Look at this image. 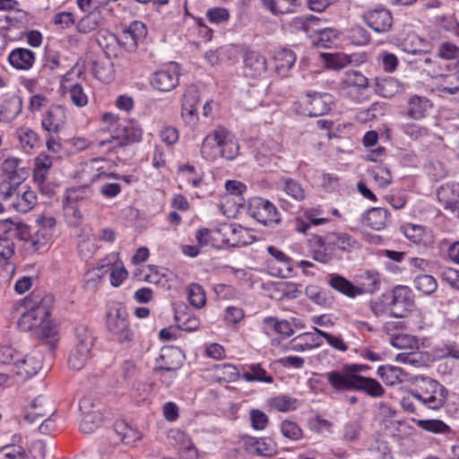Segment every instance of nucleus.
Masks as SVG:
<instances>
[{
	"label": "nucleus",
	"instance_id": "43",
	"mask_svg": "<svg viewBox=\"0 0 459 459\" xmlns=\"http://www.w3.org/2000/svg\"><path fill=\"white\" fill-rule=\"evenodd\" d=\"M94 340L92 333L86 325H79L75 327L74 347H85V349L92 350Z\"/></svg>",
	"mask_w": 459,
	"mask_h": 459
},
{
	"label": "nucleus",
	"instance_id": "32",
	"mask_svg": "<svg viewBox=\"0 0 459 459\" xmlns=\"http://www.w3.org/2000/svg\"><path fill=\"white\" fill-rule=\"evenodd\" d=\"M65 123V112L59 106L52 107L42 118V127L48 132H58Z\"/></svg>",
	"mask_w": 459,
	"mask_h": 459
},
{
	"label": "nucleus",
	"instance_id": "14",
	"mask_svg": "<svg viewBox=\"0 0 459 459\" xmlns=\"http://www.w3.org/2000/svg\"><path fill=\"white\" fill-rule=\"evenodd\" d=\"M225 139V128L217 127L205 136L201 146V154L207 160L219 157L221 143Z\"/></svg>",
	"mask_w": 459,
	"mask_h": 459
},
{
	"label": "nucleus",
	"instance_id": "16",
	"mask_svg": "<svg viewBox=\"0 0 459 459\" xmlns=\"http://www.w3.org/2000/svg\"><path fill=\"white\" fill-rule=\"evenodd\" d=\"M1 171L14 183H22L29 175L25 167L22 166V160L15 157H4L0 165Z\"/></svg>",
	"mask_w": 459,
	"mask_h": 459
},
{
	"label": "nucleus",
	"instance_id": "8",
	"mask_svg": "<svg viewBox=\"0 0 459 459\" xmlns=\"http://www.w3.org/2000/svg\"><path fill=\"white\" fill-rule=\"evenodd\" d=\"M333 104V98L329 93L308 92L303 100L304 115L319 117L326 114Z\"/></svg>",
	"mask_w": 459,
	"mask_h": 459
},
{
	"label": "nucleus",
	"instance_id": "6",
	"mask_svg": "<svg viewBox=\"0 0 459 459\" xmlns=\"http://www.w3.org/2000/svg\"><path fill=\"white\" fill-rule=\"evenodd\" d=\"M143 131L134 123L126 122L125 125H119L114 134L105 140H100L98 146L108 147V151L116 148H122L129 144L138 143L142 140Z\"/></svg>",
	"mask_w": 459,
	"mask_h": 459
},
{
	"label": "nucleus",
	"instance_id": "7",
	"mask_svg": "<svg viewBox=\"0 0 459 459\" xmlns=\"http://www.w3.org/2000/svg\"><path fill=\"white\" fill-rule=\"evenodd\" d=\"M248 213L263 225L280 222V213L276 206L267 199L254 197L249 202Z\"/></svg>",
	"mask_w": 459,
	"mask_h": 459
},
{
	"label": "nucleus",
	"instance_id": "50",
	"mask_svg": "<svg viewBox=\"0 0 459 459\" xmlns=\"http://www.w3.org/2000/svg\"><path fill=\"white\" fill-rule=\"evenodd\" d=\"M264 325L266 328H273L276 333L283 337H290L293 333L291 325L286 320L279 321L273 317H265Z\"/></svg>",
	"mask_w": 459,
	"mask_h": 459
},
{
	"label": "nucleus",
	"instance_id": "19",
	"mask_svg": "<svg viewBox=\"0 0 459 459\" xmlns=\"http://www.w3.org/2000/svg\"><path fill=\"white\" fill-rule=\"evenodd\" d=\"M325 244L333 249L351 252L359 248V242L351 235L345 232H331L325 235Z\"/></svg>",
	"mask_w": 459,
	"mask_h": 459
},
{
	"label": "nucleus",
	"instance_id": "41",
	"mask_svg": "<svg viewBox=\"0 0 459 459\" xmlns=\"http://www.w3.org/2000/svg\"><path fill=\"white\" fill-rule=\"evenodd\" d=\"M115 431L120 437L121 441L126 445H133L142 438V434L125 421L115 423Z\"/></svg>",
	"mask_w": 459,
	"mask_h": 459
},
{
	"label": "nucleus",
	"instance_id": "46",
	"mask_svg": "<svg viewBox=\"0 0 459 459\" xmlns=\"http://www.w3.org/2000/svg\"><path fill=\"white\" fill-rule=\"evenodd\" d=\"M94 76L103 82H109L113 80L114 69L109 61H96L92 67Z\"/></svg>",
	"mask_w": 459,
	"mask_h": 459
},
{
	"label": "nucleus",
	"instance_id": "4",
	"mask_svg": "<svg viewBox=\"0 0 459 459\" xmlns=\"http://www.w3.org/2000/svg\"><path fill=\"white\" fill-rule=\"evenodd\" d=\"M18 326L23 332H31L42 341H46L52 349L58 341L57 330L50 318L39 316L38 313L26 309L18 320Z\"/></svg>",
	"mask_w": 459,
	"mask_h": 459
},
{
	"label": "nucleus",
	"instance_id": "9",
	"mask_svg": "<svg viewBox=\"0 0 459 459\" xmlns=\"http://www.w3.org/2000/svg\"><path fill=\"white\" fill-rule=\"evenodd\" d=\"M325 377L331 387L338 393L355 391L359 375L351 373L344 365L341 369L332 370L325 374Z\"/></svg>",
	"mask_w": 459,
	"mask_h": 459
},
{
	"label": "nucleus",
	"instance_id": "21",
	"mask_svg": "<svg viewBox=\"0 0 459 459\" xmlns=\"http://www.w3.org/2000/svg\"><path fill=\"white\" fill-rule=\"evenodd\" d=\"M326 238L315 236L310 242L312 258L321 264H329L333 259L332 247L325 244Z\"/></svg>",
	"mask_w": 459,
	"mask_h": 459
},
{
	"label": "nucleus",
	"instance_id": "24",
	"mask_svg": "<svg viewBox=\"0 0 459 459\" xmlns=\"http://www.w3.org/2000/svg\"><path fill=\"white\" fill-rule=\"evenodd\" d=\"M25 186L19 187L16 195L12 200V206L13 209L21 213H26L30 212L37 203V197L35 193Z\"/></svg>",
	"mask_w": 459,
	"mask_h": 459
},
{
	"label": "nucleus",
	"instance_id": "61",
	"mask_svg": "<svg viewBox=\"0 0 459 459\" xmlns=\"http://www.w3.org/2000/svg\"><path fill=\"white\" fill-rule=\"evenodd\" d=\"M418 426L433 433H446L449 429V427L439 420H420Z\"/></svg>",
	"mask_w": 459,
	"mask_h": 459
},
{
	"label": "nucleus",
	"instance_id": "20",
	"mask_svg": "<svg viewBox=\"0 0 459 459\" xmlns=\"http://www.w3.org/2000/svg\"><path fill=\"white\" fill-rule=\"evenodd\" d=\"M244 444L248 452L256 455L271 456L276 452V446L271 438L246 437Z\"/></svg>",
	"mask_w": 459,
	"mask_h": 459
},
{
	"label": "nucleus",
	"instance_id": "27",
	"mask_svg": "<svg viewBox=\"0 0 459 459\" xmlns=\"http://www.w3.org/2000/svg\"><path fill=\"white\" fill-rule=\"evenodd\" d=\"M388 211L377 207L369 209L362 217V223L372 230H381L386 226Z\"/></svg>",
	"mask_w": 459,
	"mask_h": 459
},
{
	"label": "nucleus",
	"instance_id": "42",
	"mask_svg": "<svg viewBox=\"0 0 459 459\" xmlns=\"http://www.w3.org/2000/svg\"><path fill=\"white\" fill-rule=\"evenodd\" d=\"M248 369L249 371H246L241 375V378L247 382H264L267 384L273 382V377L267 375L266 370L260 364H250Z\"/></svg>",
	"mask_w": 459,
	"mask_h": 459
},
{
	"label": "nucleus",
	"instance_id": "40",
	"mask_svg": "<svg viewBox=\"0 0 459 459\" xmlns=\"http://www.w3.org/2000/svg\"><path fill=\"white\" fill-rule=\"evenodd\" d=\"M22 150L30 152L33 149L39 147V137L38 134L29 127H21L16 132Z\"/></svg>",
	"mask_w": 459,
	"mask_h": 459
},
{
	"label": "nucleus",
	"instance_id": "25",
	"mask_svg": "<svg viewBox=\"0 0 459 459\" xmlns=\"http://www.w3.org/2000/svg\"><path fill=\"white\" fill-rule=\"evenodd\" d=\"M431 107V101L427 97L413 95L407 101L406 116L415 120L421 119Z\"/></svg>",
	"mask_w": 459,
	"mask_h": 459
},
{
	"label": "nucleus",
	"instance_id": "45",
	"mask_svg": "<svg viewBox=\"0 0 459 459\" xmlns=\"http://www.w3.org/2000/svg\"><path fill=\"white\" fill-rule=\"evenodd\" d=\"M342 84L346 87H354L361 90L368 87V82L360 72L356 70H347L342 78Z\"/></svg>",
	"mask_w": 459,
	"mask_h": 459
},
{
	"label": "nucleus",
	"instance_id": "37",
	"mask_svg": "<svg viewBox=\"0 0 459 459\" xmlns=\"http://www.w3.org/2000/svg\"><path fill=\"white\" fill-rule=\"evenodd\" d=\"M22 99L17 95H13L6 99L0 108L1 120H13L22 111Z\"/></svg>",
	"mask_w": 459,
	"mask_h": 459
},
{
	"label": "nucleus",
	"instance_id": "23",
	"mask_svg": "<svg viewBox=\"0 0 459 459\" xmlns=\"http://www.w3.org/2000/svg\"><path fill=\"white\" fill-rule=\"evenodd\" d=\"M198 101V91L194 87L187 89L183 95L181 115L188 123L195 122L197 118L196 105Z\"/></svg>",
	"mask_w": 459,
	"mask_h": 459
},
{
	"label": "nucleus",
	"instance_id": "10",
	"mask_svg": "<svg viewBox=\"0 0 459 459\" xmlns=\"http://www.w3.org/2000/svg\"><path fill=\"white\" fill-rule=\"evenodd\" d=\"M243 73L246 77L261 79L267 73L266 59L258 51L246 49L243 54Z\"/></svg>",
	"mask_w": 459,
	"mask_h": 459
},
{
	"label": "nucleus",
	"instance_id": "12",
	"mask_svg": "<svg viewBox=\"0 0 459 459\" xmlns=\"http://www.w3.org/2000/svg\"><path fill=\"white\" fill-rule=\"evenodd\" d=\"M179 82L178 69L176 64H170L155 72L151 79L152 86L160 91H169Z\"/></svg>",
	"mask_w": 459,
	"mask_h": 459
},
{
	"label": "nucleus",
	"instance_id": "2",
	"mask_svg": "<svg viewBox=\"0 0 459 459\" xmlns=\"http://www.w3.org/2000/svg\"><path fill=\"white\" fill-rule=\"evenodd\" d=\"M0 267H5L7 275L12 277L15 271L13 261L15 255V240L27 241L30 228L23 223L9 220L0 221Z\"/></svg>",
	"mask_w": 459,
	"mask_h": 459
},
{
	"label": "nucleus",
	"instance_id": "35",
	"mask_svg": "<svg viewBox=\"0 0 459 459\" xmlns=\"http://www.w3.org/2000/svg\"><path fill=\"white\" fill-rule=\"evenodd\" d=\"M274 62L276 73L280 75H285L294 65L296 55L291 49L282 48L275 53Z\"/></svg>",
	"mask_w": 459,
	"mask_h": 459
},
{
	"label": "nucleus",
	"instance_id": "44",
	"mask_svg": "<svg viewBox=\"0 0 459 459\" xmlns=\"http://www.w3.org/2000/svg\"><path fill=\"white\" fill-rule=\"evenodd\" d=\"M238 154V144L230 132L225 128V139L221 143L219 157L228 160H234Z\"/></svg>",
	"mask_w": 459,
	"mask_h": 459
},
{
	"label": "nucleus",
	"instance_id": "13",
	"mask_svg": "<svg viewBox=\"0 0 459 459\" xmlns=\"http://www.w3.org/2000/svg\"><path fill=\"white\" fill-rule=\"evenodd\" d=\"M363 19L367 25L377 33H385L393 24L391 12L384 7H377L364 13Z\"/></svg>",
	"mask_w": 459,
	"mask_h": 459
},
{
	"label": "nucleus",
	"instance_id": "48",
	"mask_svg": "<svg viewBox=\"0 0 459 459\" xmlns=\"http://www.w3.org/2000/svg\"><path fill=\"white\" fill-rule=\"evenodd\" d=\"M179 368V362H172L171 364L166 362L165 364H160L155 370L160 375L162 383L169 387L176 377V372Z\"/></svg>",
	"mask_w": 459,
	"mask_h": 459
},
{
	"label": "nucleus",
	"instance_id": "57",
	"mask_svg": "<svg viewBox=\"0 0 459 459\" xmlns=\"http://www.w3.org/2000/svg\"><path fill=\"white\" fill-rule=\"evenodd\" d=\"M316 333H318L322 338H325L327 343L334 350L342 352H345L348 350V345L340 335H333L324 332L315 327Z\"/></svg>",
	"mask_w": 459,
	"mask_h": 459
},
{
	"label": "nucleus",
	"instance_id": "38",
	"mask_svg": "<svg viewBox=\"0 0 459 459\" xmlns=\"http://www.w3.org/2000/svg\"><path fill=\"white\" fill-rule=\"evenodd\" d=\"M437 91L440 95H454L459 91V62L455 73L443 76L437 86Z\"/></svg>",
	"mask_w": 459,
	"mask_h": 459
},
{
	"label": "nucleus",
	"instance_id": "51",
	"mask_svg": "<svg viewBox=\"0 0 459 459\" xmlns=\"http://www.w3.org/2000/svg\"><path fill=\"white\" fill-rule=\"evenodd\" d=\"M52 235L53 232H48L46 230L38 228L33 234L30 231V237L25 242L31 246L32 250L36 251L44 247L52 238Z\"/></svg>",
	"mask_w": 459,
	"mask_h": 459
},
{
	"label": "nucleus",
	"instance_id": "28",
	"mask_svg": "<svg viewBox=\"0 0 459 459\" xmlns=\"http://www.w3.org/2000/svg\"><path fill=\"white\" fill-rule=\"evenodd\" d=\"M125 35L126 37L129 36L131 41H122L124 47L127 50H133L136 48L137 43L146 37V25L141 21H134L125 29Z\"/></svg>",
	"mask_w": 459,
	"mask_h": 459
},
{
	"label": "nucleus",
	"instance_id": "3",
	"mask_svg": "<svg viewBox=\"0 0 459 459\" xmlns=\"http://www.w3.org/2000/svg\"><path fill=\"white\" fill-rule=\"evenodd\" d=\"M411 396L430 410H439L446 403L447 390L437 380L420 377L416 379Z\"/></svg>",
	"mask_w": 459,
	"mask_h": 459
},
{
	"label": "nucleus",
	"instance_id": "1",
	"mask_svg": "<svg viewBox=\"0 0 459 459\" xmlns=\"http://www.w3.org/2000/svg\"><path fill=\"white\" fill-rule=\"evenodd\" d=\"M414 307V298L411 288L397 285L392 290L383 293L377 300L371 303L373 314L379 317L403 318Z\"/></svg>",
	"mask_w": 459,
	"mask_h": 459
},
{
	"label": "nucleus",
	"instance_id": "62",
	"mask_svg": "<svg viewBox=\"0 0 459 459\" xmlns=\"http://www.w3.org/2000/svg\"><path fill=\"white\" fill-rule=\"evenodd\" d=\"M281 434L290 439L298 440L302 437V430L297 423L290 420H284L281 424Z\"/></svg>",
	"mask_w": 459,
	"mask_h": 459
},
{
	"label": "nucleus",
	"instance_id": "55",
	"mask_svg": "<svg viewBox=\"0 0 459 459\" xmlns=\"http://www.w3.org/2000/svg\"><path fill=\"white\" fill-rule=\"evenodd\" d=\"M377 61L386 73H393L396 70L399 61L397 56L387 51H382L377 56Z\"/></svg>",
	"mask_w": 459,
	"mask_h": 459
},
{
	"label": "nucleus",
	"instance_id": "39",
	"mask_svg": "<svg viewBox=\"0 0 459 459\" xmlns=\"http://www.w3.org/2000/svg\"><path fill=\"white\" fill-rule=\"evenodd\" d=\"M91 357V350L85 347H73L68 356V367L74 370L82 369Z\"/></svg>",
	"mask_w": 459,
	"mask_h": 459
},
{
	"label": "nucleus",
	"instance_id": "11",
	"mask_svg": "<svg viewBox=\"0 0 459 459\" xmlns=\"http://www.w3.org/2000/svg\"><path fill=\"white\" fill-rule=\"evenodd\" d=\"M53 305L54 296L42 290H35L24 299L25 309H30L48 318L50 317Z\"/></svg>",
	"mask_w": 459,
	"mask_h": 459
},
{
	"label": "nucleus",
	"instance_id": "30",
	"mask_svg": "<svg viewBox=\"0 0 459 459\" xmlns=\"http://www.w3.org/2000/svg\"><path fill=\"white\" fill-rule=\"evenodd\" d=\"M355 391L364 393L373 398L381 397L385 394L384 387L377 379L361 375H359Z\"/></svg>",
	"mask_w": 459,
	"mask_h": 459
},
{
	"label": "nucleus",
	"instance_id": "63",
	"mask_svg": "<svg viewBox=\"0 0 459 459\" xmlns=\"http://www.w3.org/2000/svg\"><path fill=\"white\" fill-rule=\"evenodd\" d=\"M272 404L279 411H290L296 409L297 399L286 395H279L273 400Z\"/></svg>",
	"mask_w": 459,
	"mask_h": 459
},
{
	"label": "nucleus",
	"instance_id": "59",
	"mask_svg": "<svg viewBox=\"0 0 459 459\" xmlns=\"http://www.w3.org/2000/svg\"><path fill=\"white\" fill-rule=\"evenodd\" d=\"M20 364H22V368L29 376L37 374L42 368L41 360L31 355L21 358Z\"/></svg>",
	"mask_w": 459,
	"mask_h": 459
},
{
	"label": "nucleus",
	"instance_id": "33",
	"mask_svg": "<svg viewBox=\"0 0 459 459\" xmlns=\"http://www.w3.org/2000/svg\"><path fill=\"white\" fill-rule=\"evenodd\" d=\"M264 9L273 15L290 13L299 5L298 0H262Z\"/></svg>",
	"mask_w": 459,
	"mask_h": 459
},
{
	"label": "nucleus",
	"instance_id": "36",
	"mask_svg": "<svg viewBox=\"0 0 459 459\" xmlns=\"http://www.w3.org/2000/svg\"><path fill=\"white\" fill-rule=\"evenodd\" d=\"M436 56L440 59L452 62L446 65L447 69H451V66L457 68L459 48L455 44L449 41L441 42L437 48Z\"/></svg>",
	"mask_w": 459,
	"mask_h": 459
},
{
	"label": "nucleus",
	"instance_id": "49",
	"mask_svg": "<svg viewBox=\"0 0 459 459\" xmlns=\"http://www.w3.org/2000/svg\"><path fill=\"white\" fill-rule=\"evenodd\" d=\"M187 296L188 301L193 307L201 308L204 306L206 301L205 292L200 284H190L187 289Z\"/></svg>",
	"mask_w": 459,
	"mask_h": 459
},
{
	"label": "nucleus",
	"instance_id": "17",
	"mask_svg": "<svg viewBox=\"0 0 459 459\" xmlns=\"http://www.w3.org/2000/svg\"><path fill=\"white\" fill-rule=\"evenodd\" d=\"M438 202L445 209L452 212L459 210V184L452 183L440 186L437 189Z\"/></svg>",
	"mask_w": 459,
	"mask_h": 459
},
{
	"label": "nucleus",
	"instance_id": "64",
	"mask_svg": "<svg viewBox=\"0 0 459 459\" xmlns=\"http://www.w3.org/2000/svg\"><path fill=\"white\" fill-rule=\"evenodd\" d=\"M0 459H26L25 449L19 446H5L0 448Z\"/></svg>",
	"mask_w": 459,
	"mask_h": 459
},
{
	"label": "nucleus",
	"instance_id": "22",
	"mask_svg": "<svg viewBox=\"0 0 459 459\" xmlns=\"http://www.w3.org/2000/svg\"><path fill=\"white\" fill-rule=\"evenodd\" d=\"M8 61L17 70H29L35 62V54L30 49L17 48L10 52Z\"/></svg>",
	"mask_w": 459,
	"mask_h": 459
},
{
	"label": "nucleus",
	"instance_id": "47",
	"mask_svg": "<svg viewBox=\"0 0 459 459\" xmlns=\"http://www.w3.org/2000/svg\"><path fill=\"white\" fill-rule=\"evenodd\" d=\"M413 282L415 288L425 295L434 293L437 288L436 279L429 274H420L415 277Z\"/></svg>",
	"mask_w": 459,
	"mask_h": 459
},
{
	"label": "nucleus",
	"instance_id": "26",
	"mask_svg": "<svg viewBox=\"0 0 459 459\" xmlns=\"http://www.w3.org/2000/svg\"><path fill=\"white\" fill-rule=\"evenodd\" d=\"M315 332H307L296 336L291 341V350L295 351H308L319 347L322 343V336Z\"/></svg>",
	"mask_w": 459,
	"mask_h": 459
},
{
	"label": "nucleus",
	"instance_id": "58",
	"mask_svg": "<svg viewBox=\"0 0 459 459\" xmlns=\"http://www.w3.org/2000/svg\"><path fill=\"white\" fill-rule=\"evenodd\" d=\"M22 183H14L10 178H4L0 182V196L4 200L13 199Z\"/></svg>",
	"mask_w": 459,
	"mask_h": 459
},
{
	"label": "nucleus",
	"instance_id": "29",
	"mask_svg": "<svg viewBox=\"0 0 459 459\" xmlns=\"http://www.w3.org/2000/svg\"><path fill=\"white\" fill-rule=\"evenodd\" d=\"M93 195V191L89 184L82 186H72L65 192V199L64 201V206L65 209L73 208V205L90 199Z\"/></svg>",
	"mask_w": 459,
	"mask_h": 459
},
{
	"label": "nucleus",
	"instance_id": "31",
	"mask_svg": "<svg viewBox=\"0 0 459 459\" xmlns=\"http://www.w3.org/2000/svg\"><path fill=\"white\" fill-rule=\"evenodd\" d=\"M276 185L279 189L282 190L295 201L300 202L306 197L305 190L301 184L291 178L282 177L277 180Z\"/></svg>",
	"mask_w": 459,
	"mask_h": 459
},
{
	"label": "nucleus",
	"instance_id": "18",
	"mask_svg": "<svg viewBox=\"0 0 459 459\" xmlns=\"http://www.w3.org/2000/svg\"><path fill=\"white\" fill-rule=\"evenodd\" d=\"M58 161V157L50 155L46 152H40L34 160L33 178L38 185L46 182L49 170L56 162Z\"/></svg>",
	"mask_w": 459,
	"mask_h": 459
},
{
	"label": "nucleus",
	"instance_id": "60",
	"mask_svg": "<svg viewBox=\"0 0 459 459\" xmlns=\"http://www.w3.org/2000/svg\"><path fill=\"white\" fill-rule=\"evenodd\" d=\"M363 279L364 281L362 283V288H360L363 290V293H374L379 289L380 278L377 273L366 272Z\"/></svg>",
	"mask_w": 459,
	"mask_h": 459
},
{
	"label": "nucleus",
	"instance_id": "56",
	"mask_svg": "<svg viewBox=\"0 0 459 459\" xmlns=\"http://www.w3.org/2000/svg\"><path fill=\"white\" fill-rule=\"evenodd\" d=\"M403 235L413 243L421 242L425 229L424 227L417 224H406L401 228Z\"/></svg>",
	"mask_w": 459,
	"mask_h": 459
},
{
	"label": "nucleus",
	"instance_id": "34",
	"mask_svg": "<svg viewBox=\"0 0 459 459\" xmlns=\"http://www.w3.org/2000/svg\"><path fill=\"white\" fill-rule=\"evenodd\" d=\"M329 285L350 298H355L363 293L360 288L354 286L350 281L338 274H332L330 276Z\"/></svg>",
	"mask_w": 459,
	"mask_h": 459
},
{
	"label": "nucleus",
	"instance_id": "52",
	"mask_svg": "<svg viewBox=\"0 0 459 459\" xmlns=\"http://www.w3.org/2000/svg\"><path fill=\"white\" fill-rule=\"evenodd\" d=\"M348 38L353 45L365 46L370 41L369 32L363 27L356 25L350 29Z\"/></svg>",
	"mask_w": 459,
	"mask_h": 459
},
{
	"label": "nucleus",
	"instance_id": "54",
	"mask_svg": "<svg viewBox=\"0 0 459 459\" xmlns=\"http://www.w3.org/2000/svg\"><path fill=\"white\" fill-rule=\"evenodd\" d=\"M318 22L319 20L316 17L307 15L296 18L293 24L297 30L310 33L316 31Z\"/></svg>",
	"mask_w": 459,
	"mask_h": 459
},
{
	"label": "nucleus",
	"instance_id": "53",
	"mask_svg": "<svg viewBox=\"0 0 459 459\" xmlns=\"http://www.w3.org/2000/svg\"><path fill=\"white\" fill-rule=\"evenodd\" d=\"M425 170L427 175L431 180L438 181L446 177L447 171L445 166L437 160H429L425 165Z\"/></svg>",
	"mask_w": 459,
	"mask_h": 459
},
{
	"label": "nucleus",
	"instance_id": "15",
	"mask_svg": "<svg viewBox=\"0 0 459 459\" xmlns=\"http://www.w3.org/2000/svg\"><path fill=\"white\" fill-rule=\"evenodd\" d=\"M74 68H72L61 80V88L64 91H68L72 102L77 107H84L88 103V96L84 92L81 83L73 81Z\"/></svg>",
	"mask_w": 459,
	"mask_h": 459
},
{
	"label": "nucleus",
	"instance_id": "5",
	"mask_svg": "<svg viewBox=\"0 0 459 459\" xmlns=\"http://www.w3.org/2000/svg\"><path fill=\"white\" fill-rule=\"evenodd\" d=\"M107 327L117 341L123 345H128L134 339V331L128 322V314L124 307H117L107 316Z\"/></svg>",
	"mask_w": 459,
	"mask_h": 459
}]
</instances>
